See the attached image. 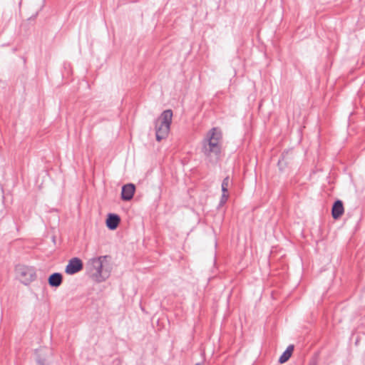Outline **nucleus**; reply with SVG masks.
I'll use <instances>...</instances> for the list:
<instances>
[{
    "label": "nucleus",
    "instance_id": "f8f14e48",
    "mask_svg": "<svg viewBox=\"0 0 365 365\" xmlns=\"http://www.w3.org/2000/svg\"><path fill=\"white\" fill-rule=\"evenodd\" d=\"M281 163H282V161L279 160V165H280Z\"/></svg>",
    "mask_w": 365,
    "mask_h": 365
},
{
    "label": "nucleus",
    "instance_id": "f03ea898",
    "mask_svg": "<svg viewBox=\"0 0 365 365\" xmlns=\"http://www.w3.org/2000/svg\"><path fill=\"white\" fill-rule=\"evenodd\" d=\"M222 135L217 128H213L207 133L203 140L202 152L207 157L217 156L221 151Z\"/></svg>",
    "mask_w": 365,
    "mask_h": 365
},
{
    "label": "nucleus",
    "instance_id": "6e6552de",
    "mask_svg": "<svg viewBox=\"0 0 365 365\" xmlns=\"http://www.w3.org/2000/svg\"><path fill=\"white\" fill-rule=\"evenodd\" d=\"M120 221V217L115 214H108L106 220V226L111 230L117 228Z\"/></svg>",
    "mask_w": 365,
    "mask_h": 365
},
{
    "label": "nucleus",
    "instance_id": "ddd939ff",
    "mask_svg": "<svg viewBox=\"0 0 365 365\" xmlns=\"http://www.w3.org/2000/svg\"><path fill=\"white\" fill-rule=\"evenodd\" d=\"M196 365H203V364H197Z\"/></svg>",
    "mask_w": 365,
    "mask_h": 365
},
{
    "label": "nucleus",
    "instance_id": "20e7f679",
    "mask_svg": "<svg viewBox=\"0 0 365 365\" xmlns=\"http://www.w3.org/2000/svg\"><path fill=\"white\" fill-rule=\"evenodd\" d=\"M16 272L21 282L25 285L29 284L36 279V270L33 267L18 265L16 267Z\"/></svg>",
    "mask_w": 365,
    "mask_h": 365
},
{
    "label": "nucleus",
    "instance_id": "423d86ee",
    "mask_svg": "<svg viewBox=\"0 0 365 365\" xmlns=\"http://www.w3.org/2000/svg\"><path fill=\"white\" fill-rule=\"evenodd\" d=\"M135 186L133 184H127L123 186L121 197L123 200H130L133 198L135 192Z\"/></svg>",
    "mask_w": 365,
    "mask_h": 365
},
{
    "label": "nucleus",
    "instance_id": "9d476101",
    "mask_svg": "<svg viewBox=\"0 0 365 365\" xmlns=\"http://www.w3.org/2000/svg\"><path fill=\"white\" fill-rule=\"evenodd\" d=\"M62 275L60 273H53L48 277V284L51 287H58L62 283Z\"/></svg>",
    "mask_w": 365,
    "mask_h": 365
},
{
    "label": "nucleus",
    "instance_id": "f257e3e1",
    "mask_svg": "<svg viewBox=\"0 0 365 365\" xmlns=\"http://www.w3.org/2000/svg\"><path fill=\"white\" fill-rule=\"evenodd\" d=\"M107 255L101 256L93 257L87 262L88 272L95 281L101 282L110 276V267Z\"/></svg>",
    "mask_w": 365,
    "mask_h": 365
},
{
    "label": "nucleus",
    "instance_id": "0eeeda50",
    "mask_svg": "<svg viewBox=\"0 0 365 365\" xmlns=\"http://www.w3.org/2000/svg\"><path fill=\"white\" fill-rule=\"evenodd\" d=\"M344 208L342 201L336 200L332 207L331 215L334 219L336 220L341 217L344 214Z\"/></svg>",
    "mask_w": 365,
    "mask_h": 365
},
{
    "label": "nucleus",
    "instance_id": "9b49d317",
    "mask_svg": "<svg viewBox=\"0 0 365 365\" xmlns=\"http://www.w3.org/2000/svg\"><path fill=\"white\" fill-rule=\"evenodd\" d=\"M294 350V346L289 345L279 359L280 364H284L291 357Z\"/></svg>",
    "mask_w": 365,
    "mask_h": 365
},
{
    "label": "nucleus",
    "instance_id": "39448f33",
    "mask_svg": "<svg viewBox=\"0 0 365 365\" xmlns=\"http://www.w3.org/2000/svg\"><path fill=\"white\" fill-rule=\"evenodd\" d=\"M83 269V262L78 257H73L68 261L65 272L68 274H74Z\"/></svg>",
    "mask_w": 365,
    "mask_h": 365
},
{
    "label": "nucleus",
    "instance_id": "7ed1b4c3",
    "mask_svg": "<svg viewBox=\"0 0 365 365\" xmlns=\"http://www.w3.org/2000/svg\"><path fill=\"white\" fill-rule=\"evenodd\" d=\"M173 112L171 110H164L155 121L156 140L160 141L168 135L172 122Z\"/></svg>",
    "mask_w": 365,
    "mask_h": 365
},
{
    "label": "nucleus",
    "instance_id": "1a4fd4ad",
    "mask_svg": "<svg viewBox=\"0 0 365 365\" xmlns=\"http://www.w3.org/2000/svg\"><path fill=\"white\" fill-rule=\"evenodd\" d=\"M230 186V178L226 177L222 182V195L220 200L221 204H224L228 199V188Z\"/></svg>",
    "mask_w": 365,
    "mask_h": 365
}]
</instances>
